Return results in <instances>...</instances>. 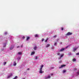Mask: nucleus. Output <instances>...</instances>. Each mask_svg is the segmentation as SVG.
<instances>
[{"mask_svg": "<svg viewBox=\"0 0 79 79\" xmlns=\"http://www.w3.org/2000/svg\"><path fill=\"white\" fill-rule=\"evenodd\" d=\"M23 47V45H22L21 46V47Z\"/></svg>", "mask_w": 79, "mask_h": 79, "instance_id": "39", "label": "nucleus"}, {"mask_svg": "<svg viewBox=\"0 0 79 79\" xmlns=\"http://www.w3.org/2000/svg\"><path fill=\"white\" fill-rule=\"evenodd\" d=\"M51 76H53V74H51Z\"/></svg>", "mask_w": 79, "mask_h": 79, "instance_id": "35", "label": "nucleus"}, {"mask_svg": "<svg viewBox=\"0 0 79 79\" xmlns=\"http://www.w3.org/2000/svg\"><path fill=\"white\" fill-rule=\"evenodd\" d=\"M76 61V59H74L73 60V62Z\"/></svg>", "mask_w": 79, "mask_h": 79, "instance_id": "17", "label": "nucleus"}, {"mask_svg": "<svg viewBox=\"0 0 79 79\" xmlns=\"http://www.w3.org/2000/svg\"><path fill=\"white\" fill-rule=\"evenodd\" d=\"M57 55H60V53H57Z\"/></svg>", "mask_w": 79, "mask_h": 79, "instance_id": "27", "label": "nucleus"}, {"mask_svg": "<svg viewBox=\"0 0 79 79\" xmlns=\"http://www.w3.org/2000/svg\"><path fill=\"white\" fill-rule=\"evenodd\" d=\"M48 40V38H47L46 40H44V41L45 42H47V40Z\"/></svg>", "mask_w": 79, "mask_h": 79, "instance_id": "12", "label": "nucleus"}, {"mask_svg": "<svg viewBox=\"0 0 79 79\" xmlns=\"http://www.w3.org/2000/svg\"><path fill=\"white\" fill-rule=\"evenodd\" d=\"M79 55V52H78V53H77L76 54V55Z\"/></svg>", "mask_w": 79, "mask_h": 79, "instance_id": "26", "label": "nucleus"}, {"mask_svg": "<svg viewBox=\"0 0 79 79\" xmlns=\"http://www.w3.org/2000/svg\"><path fill=\"white\" fill-rule=\"evenodd\" d=\"M65 50V48H62V49H61L60 51H59V52H62L63 51V50Z\"/></svg>", "mask_w": 79, "mask_h": 79, "instance_id": "5", "label": "nucleus"}, {"mask_svg": "<svg viewBox=\"0 0 79 79\" xmlns=\"http://www.w3.org/2000/svg\"><path fill=\"white\" fill-rule=\"evenodd\" d=\"M61 57H59V59H61Z\"/></svg>", "mask_w": 79, "mask_h": 79, "instance_id": "34", "label": "nucleus"}, {"mask_svg": "<svg viewBox=\"0 0 79 79\" xmlns=\"http://www.w3.org/2000/svg\"><path fill=\"white\" fill-rule=\"evenodd\" d=\"M73 34L72 32H68L66 35H71Z\"/></svg>", "mask_w": 79, "mask_h": 79, "instance_id": "1", "label": "nucleus"}, {"mask_svg": "<svg viewBox=\"0 0 79 79\" xmlns=\"http://www.w3.org/2000/svg\"><path fill=\"white\" fill-rule=\"evenodd\" d=\"M18 54L19 55H22V52H19L18 53Z\"/></svg>", "mask_w": 79, "mask_h": 79, "instance_id": "15", "label": "nucleus"}, {"mask_svg": "<svg viewBox=\"0 0 79 79\" xmlns=\"http://www.w3.org/2000/svg\"><path fill=\"white\" fill-rule=\"evenodd\" d=\"M77 48H74V51H76V50H77Z\"/></svg>", "mask_w": 79, "mask_h": 79, "instance_id": "13", "label": "nucleus"}, {"mask_svg": "<svg viewBox=\"0 0 79 79\" xmlns=\"http://www.w3.org/2000/svg\"><path fill=\"white\" fill-rule=\"evenodd\" d=\"M45 77V79H50V78L51 77H50V76H48L47 77Z\"/></svg>", "mask_w": 79, "mask_h": 79, "instance_id": "4", "label": "nucleus"}, {"mask_svg": "<svg viewBox=\"0 0 79 79\" xmlns=\"http://www.w3.org/2000/svg\"><path fill=\"white\" fill-rule=\"evenodd\" d=\"M35 59L36 60H37V56H36L35 57Z\"/></svg>", "mask_w": 79, "mask_h": 79, "instance_id": "28", "label": "nucleus"}, {"mask_svg": "<svg viewBox=\"0 0 79 79\" xmlns=\"http://www.w3.org/2000/svg\"><path fill=\"white\" fill-rule=\"evenodd\" d=\"M64 56V54H63L60 57L62 58V57H63V56Z\"/></svg>", "mask_w": 79, "mask_h": 79, "instance_id": "20", "label": "nucleus"}, {"mask_svg": "<svg viewBox=\"0 0 79 79\" xmlns=\"http://www.w3.org/2000/svg\"><path fill=\"white\" fill-rule=\"evenodd\" d=\"M19 59L20 60L21 59V58L20 57H19Z\"/></svg>", "mask_w": 79, "mask_h": 79, "instance_id": "40", "label": "nucleus"}, {"mask_svg": "<svg viewBox=\"0 0 79 79\" xmlns=\"http://www.w3.org/2000/svg\"><path fill=\"white\" fill-rule=\"evenodd\" d=\"M34 54H35V52L33 51L31 53V55H33Z\"/></svg>", "mask_w": 79, "mask_h": 79, "instance_id": "7", "label": "nucleus"}, {"mask_svg": "<svg viewBox=\"0 0 79 79\" xmlns=\"http://www.w3.org/2000/svg\"><path fill=\"white\" fill-rule=\"evenodd\" d=\"M50 45L49 44H47V45L45 47L46 48H47V47H48L50 46Z\"/></svg>", "mask_w": 79, "mask_h": 79, "instance_id": "10", "label": "nucleus"}, {"mask_svg": "<svg viewBox=\"0 0 79 79\" xmlns=\"http://www.w3.org/2000/svg\"><path fill=\"white\" fill-rule=\"evenodd\" d=\"M4 47H6V43H5L4 44Z\"/></svg>", "mask_w": 79, "mask_h": 79, "instance_id": "18", "label": "nucleus"}, {"mask_svg": "<svg viewBox=\"0 0 79 79\" xmlns=\"http://www.w3.org/2000/svg\"><path fill=\"white\" fill-rule=\"evenodd\" d=\"M25 37L24 36H23V37H22V39H25Z\"/></svg>", "mask_w": 79, "mask_h": 79, "instance_id": "30", "label": "nucleus"}, {"mask_svg": "<svg viewBox=\"0 0 79 79\" xmlns=\"http://www.w3.org/2000/svg\"><path fill=\"white\" fill-rule=\"evenodd\" d=\"M30 39V37L29 36H27V39H26V40H28L29 39Z\"/></svg>", "mask_w": 79, "mask_h": 79, "instance_id": "9", "label": "nucleus"}, {"mask_svg": "<svg viewBox=\"0 0 79 79\" xmlns=\"http://www.w3.org/2000/svg\"><path fill=\"white\" fill-rule=\"evenodd\" d=\"M34 50H36V49H37V47H34Z\"/></svg>", "mask_w": 79, "mask_h": 79, "instance_id": "14", "label": "nucleus"}, {"mask_svg": "<svg viewBox=\"0 0 79 79\" xmlns=\"http://www.w3.org/2000/svg\"><path fill=\"white\" fill-rule=\"evenodd\" d=\"M17 48H19V46H18L17 47Z\"/></svg>", "mask_w": 79, "mask_h": 79, "instance_id": "36", "label": "nucleus"}, {"mask_svg": "<svg viewBox=\"0 0 79 79\" xmlns=\"http://www.w3.org/2000/svg\"><path fill=\"white\" fill-rule=\"evenodd\" d=\"M10 76H8V78H10Z\"/></svg>", "mask_w": 79, "mask_h": 79, "instance_id": "33", "label": "nucleus"}, {"mask_svg": "<svg viewBox=\"0 0 79 79\" xmlns=\"http://www.w3.org/2000/svg\"><path fill=\"white\" fill-rule=\"evenodd\" d=\"M13 48H14V47H11L10 48V50H12V49H13Z\"/></svg>", "mask_w": 79, "mask_h": 79, "instance_id": "23", "label": "nucleus"}, {"mask_svg": "<svg viewBox=\"0 0 79 79\" xmlns=\"http://www.w3.org/2000/svg\"><path fill=\"white\" fill-rule=\"evenodd\" d=\"M66 72V70H63V73H64Z\"/></svg>", "mask_w": 79, "mask_h": 79, "instance_id": "24", "label": "nucleus"}, {"mask_svg": "<svg viewBox=\"0 0 79 79\" xmlns=\"http://www.w3.org/2000/svg\"><path fill=\"white\" fill-rule=\"evenodd\" d=\"M7 34V32H6L5 33V35Z\"/></svg>", "mask_w": 79, "mask_h": 79, "instance_id": "29", "label": "nucleus"}, {"mask_svg": "<svg viewBox=\"0 0 79 79\" xmlns=\"http://www.w3.org/2000/svg\"><path fill=\"white\" fill-rule=\"evenodd\" d=\"M34 36L35 37H39V35L37 34L35 35Z\"/></svg>", "mask_w": 79, "mask_h": 79, "instance_id": "8", "label": "nucleus"}, {"mask_svg": "<svg viewBox=\"0 0 79 79\" xmlns=\"http://www.w3.org/2000/svg\"><path fill=\"white\" fill-rule=\"evenodd\" d=\"M68 48V46H66V48Z\"/></svg>", "mask_w": 79, "mask_h": 79, "instance_id": "37", "label": "nucleus"}, {"mask_svg": "<svg viewBox=\"0 0 79 79\" xmlns=\"http://www.w3.org/2000/svg\"><path fill=\"white\" fill-rule=\"evenodd\" d=\"M44 40H45L43 38V39H42V42H43V41Z\"/></svg>", "mask_w": 79, "mask_h": 79, "instance_id": "25", "label": "nucleus"}, {"mask_svg": "<svg viewBox=\"0 0 79 79\" xmlns=\"http://www.w3.org/2000/svg\"><path fill=\"white\" fill-rule=\"evenodd\" d=\"M56 44H57L55 42L54 44V45H55V46H56Z\"/></svg>", "mask_w": 79, "mask_h": 79, "instance_id": "19", "label": "nucleus"}, {"mask_svg": "<svg viewBox=\"0 0 79 79\" xmlns=\"http://www.w3.org/2000/svg\"><path fill=\"white\" fill-rule=\"evenodd\" d=\"M6 62H4L3 63V65L5 66V65H6Z\"/></svg>", "mask_w": 79, "mask_h": 79, "instance_id": "16", "label": "nucleus"}, {"mask_svg": "<svg viewBox=\"0 0 79 79\" xmlns=\"http://www.w3.org/2000/svg\"><path fill=\"white\" fill-rule=\"evenodd\" d=\"M17 64L16 61H14L13 62V66H16Z\"/></svg>", "mask_w": 79, "mask_h": 79, "instance_id": "6", "label": "nucleus"}, {"mask_svg": "<svg viewBox=\"0 0 79 79\" xmlns=\"http://www.w3.org/2000/svg\"><path fill=\"white\" fill-rule=\"evenodd\" d=\"M42 69H40V71H39L40 73H44V72H43L42 71Z\"/></svg>", "mask_w": 79, "mask_h": 79, "instance_id": "3", "label": "nucleus"}, {"mask_svg": "<svg viewBox=\"0 0 79 79\" xmlns=\"http://www.w3.org/2000/svg\"><path fill=\"white\" fill-rule=\"evenodd\" d=\"M30 69H27V71H29V70Z\"/></svg>", "mask_w": 79, "mask_h": 79, "instance_id": "38", "label": "nucleus"}, {"mask_svg": "<svg viewBox=\"0 0 79 79\" xmlns=\"http://www.w3.org/2000/svg\"><path fill=\"white\" fill-rule=\"evenodd\" d=\"M64 66H66V65H61V67H59V68H63V67H64Z\"/></svg>", "mask_w": 79, "mask_h": 79, "instance_id": "2", "label": "nucleus"}, {"mask_svg": "<svg viewBox=\"0 0 79 79\" xmlns=\"http://www.w3.org/2000/svg\"><path fill=\"white\" fill-rule=\"evenodd\" d=\"M10 77H11V76H13V74H12V73H10Z\"/></svg>", "mask_w": 79, "mask_h": 79, "instance_id": "21", "label": "nucleus"}, {"mask_svg": "<svg viewBox=\"0 0 79 79\" xmlns=\"http://www.w3.org/2000/svg\"><path fill=\"white\" fill-rule=\"evenodd\" d=\"M43 67H44V65H42L40 69H42V68H43Z\"/></svg>", "mask_w": 79, "mask_h": 79, "instance_id": "11", "label": "nucleus"}, {"mask_svg": "<svg viewBox=\"0 0 79 79\" xmlns=\"http://www.w3.org/2000/svg\"><path fill=\"white\" fill-rule=\"evenodd\" d=\"M57 37V36L56 35H55L54 36H53V37L54 38H56V37Z\"/></svg>", "mask_w": 79, "mask_h": 79, "instance_id": "22", "label": "nucleus"}, {"mask_svg": "<svg viewBox=\"0 0 79 79\" xmlns=\"http://www.w3.org/2000/svg\"><path fill=\"white\" fill-rule=\"evenodd\" d=\"M61 30H62V31L63 30V27L61 28Z\"/></svg>", "mask_w": 79, "mask_h": 79, "instance_id": "32", "label": "nucleus"}, {"mask_svg": "<svg viewBox=\"0 0 79 79\" xmlns=\"http://www.w3.org/2000/svg\"><path fill=\"white\" fill-rule=\"evenodd\" d=\"M74 70H77V69L76 68H75L74 69Z\"/></svg>", "mask_w": 79, "mask_h": 79, "instance_id": "31", "label": "nucleus"}]
</instances>
